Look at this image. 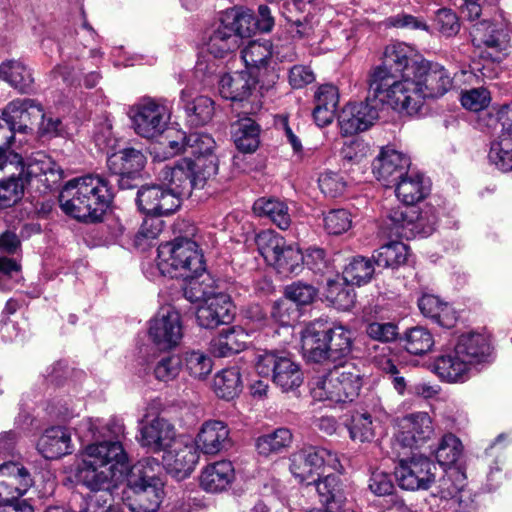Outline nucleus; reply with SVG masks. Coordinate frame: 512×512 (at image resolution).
<instances>
[{
  "mask_svg": "<svg viewBox=\"0 0 512 512\" xmlns=\"http://www.w3.org/2000/svg\"><path fill=\"white\" fill-rule=\"evenodd\" d=\"M164 465L155 458H144L130 466L118 442L88 445L77 476L81 480H160Z\"/></svg>",
  "mask_w": 512,
  "mask_h": 512,
  "instance_id": "1",
  "label": "nucleus"
},
{
  "mask_svg": "<svg viewBox=\"0 0 512 512\" xmlns=\"http://www.w3.org/2000/svg\"><path fill=\"white\" fill-rule=\"evenodd\" d=\"M113 199L110 179L103 175H86L66 183L59 195L62 211L79 221L97 222Z\"/></svg>",
  "mask_w": 512,
  "mask_h": 512,
  "instance_id": "2",
  "label": "nucleus"
},
{
  "mask_svg": "<svg viewBox=\"0 0 512 512\" xmlns=\"http://www.w3.org/2000/svg\"><path fill=\"white\" fill-rule=\"evenodd\" d=\"M423 60L424 58L418 56L415 50L405 43L396 42L387 45L382 64L370 73V92L381 101H386L387 105L394 109L399 105L401 97L397 86L411 81L416 72L415 66Z\"/></svg>",
  "mask_w": 512,
  "mask_h": 512,
  "instance_id": "3",
  "label": "nucleus"
},
{
  "mask_svg": "<svg viewBox=\"0 0 512 512\" xmlns=\"http://www.w3.org/2000/svg\"><path fill=\"white\" fill-rule=\"evenodd\" d=\"M416 72L411 81L398 85L401 95L395 111L409 116L420 112L426 98H438L446 94L453 86L451 73L441 64L424 59L415 66Z\"/></svg>",
  "mask_w": 512,
  "mask_h": 512,
  "instance_id": "4",
  "label": "nucleus"
},
{
  "mask_svg": "<svg viewBox=\"0 0 512 512\" xmlns=\"http://www.w3.org/2000/svg\"><path fill=\"white\" fill-rule=\"evenodd\" d=\"M157 266L162 275L187 281L186 286L209 275L202 251L195 241L188 238H177L161 244L158 247Z\"/></svg>",
  "mask_w": 512,
  "mask_h": 512,
  "instance_id": "5",
  "label": "nucleus"
},
{
  "mask_svg": "<svg viewBox=\"0 0 512 512\" xmlns=\"http://www.w3.org/2000/svg\"><path fill=\"white\" fill-rule=\"evenodd\" d=\"M363 386V374L354 362H345L335 366L322 376L310 382V393L316 401L329 404L353 402Z\"/></svg>",
  "mask_w": 512,
  "mask_h": 512,
  "instance_id": "6",
  "label": "nucleus"
},
{
  "mask_svg": "<svg viewBox=\"0 0 512 512\" xmlns=\"http://www.w3.org/2000/svg\"><path fill=\"white\" fill-rule=\"evenodd\" d=\"M215 288V280L210 275L184 287V296L187 300L192 303L201 302L196 311V319L199 326L206 329L227 325L234 317L230 296L223 292H215Z\"/></svg>",
  "mask_w": 512,
  "mask_h": 512,
  "instance_id": "7",
  "label": "nucleus"
},
{
  "mask_svg": "<svg viewBox=\"0 0 512 512\" xmlns=\"http://www.w3.org/2000/svg\"><path fill=\"white\" fill-rule=\"evenodd\" d=\"M437 222L438 216L432 207L419 211L415 207L399 205L390 209L380 229L384 236L408 240L416 235H431Z\"/></svg>",
  "mask_w": 512,
  "mask_h": 512,
  "instance_id": "8",
  "label": "nucleus"
},
{
  "mask_svg": "<svg viewBox=\"0 0 512 512\" xmlns=\"http://www.w3.org/2000/svg\"><path fill=\"white\" fill-rule=\"evenodd\" d=\"M341 468L336 455L318 446L305 445L289 457L291 475L299 480H334Z\"/></svg>",
  "mask_w": 512,
  "mask_h": 512,
  "instance_id": "9",
  "label": "nucleus"
},
{
  "mask_svg": "<svg viewBox=\"0 0 512 512\" xmlns=\"http://www.w3.org/2000/svg\"><path fill=\"white\" fill-rule=\"evenodd\" d=\"M128 115L135 133L147 139L160 136L171 119L167 101L152 97L141 98L129 108Z\"/></svg>",
  "mask_w": 512,
  "mask_h": 512,
  "instance_id": "10",
  "label": "nucleus"
},
{
  "mask_svg": "<svg viewBox=\"0 0 512 512\" xmlns=\"http://www.w3.org/2000/svg\"><path fill=\"white\" fill-rule=\"evenodd\" d=\"M256 370L262 377H272L283 391L299 387L303 381L299 365L284 352H264L256 357Z\"/></svg>",
  "mask_w": 512,
  "mask_h": 512,
  "instance_id": "11",
  "label": "nucleus"
},
{
  "mask_svg": "<svg viewBox=\"0 0 512 512\" xmlns=\"http://www.w3.org/2000/svg\"><path fill=\"white\" fill-rule=\"evenodd\" d=\"M159 407V401H151L139 423V442L153 452L166 451L176 436L174 426L167 419L156 415Z\"/></svg>",
  "mask_w": 512,
  "mask_h": 512,
  "instance_id": "12",
  "label": "nucleus"
},
{
  "mask_svg": "<svg viewBox=\"0 0 512 512\" xmlns=\"http://www.w3.org/2000/svg\"><path fill=\"white\" fill-rule=\"evenodd\" d=\"M387 104L370 91L365 101L349 103L341 111L338 121L343 135H353L370 128L379 116L381 106Z\"/></svg>",
  "mask_w": 512,
  "mask_h": 512,
  "instance_id": "13",
  "label": "nucleus"
},
{
  "mask_svg": "<svg viewBox=\"0 0 512 512\" xmlns=\"http://www.w3.org/2000/svg\"><path fill=\"white\" fill-rule=\"evenodd\" d=\"M165 482H124L119 499L131 512H157L164 498Z\"/></svg>",
  "mask_w": 512,
  "mask_h": 512,
  "instance_id": "14",
  "label": "nucleus"
},
{
  "mask_svg": "<svg viewBox=\"0 0 512 512\" xmlns=\"http://www.w3.org/2000/svg\"><path fill=\"white\" fill-rule=\"evenodd\" d=\"M211 177L204 175L202 169L196 168L190 158H184L173 167L163 170L167 188L180 201L184 197H189L193 189L203 188Z\"/></svg>",
  "mask_w": 512,
  "mask_h": 512,
  "instance_id": "15",
  "label": "nucleus"
},
{
  "mask_svg": "<svg viewBox=\"0 0 512 512\" xmlns=\"http://www.w3.org/2000/svg\"><path fill=\"white\" fill-rule=\"evenodd\" d=\"M471 36L473 45L481 49L480 56L493 62L501 61L510 48L508 31L487 21L476 24Z\"/></svg>",
  "mask_w": 512,
  "mask_h": 512,
  "instance_id": "16",
  "label": "nucleus"
},
{
  "mask_svg": "<svg viewBox=\"0 0 512 512\" xmlns=\"http://www.w3.org/2000/svg\"><path fill=\"white\" fill-rule=\"evenodd\" d=\"M403 490H431L433 497H439L449 503V508L455 512L465 510L473 501V495L466 485H456L455 482H397Z\"/></svg>",
  "mask_w": 512,
  "mask_h": 512,
  "instance_id": "17",
  "label": "nucleus"
},
{
  "mask_svg": "<svg viewBox=\"0 0 512 512\" xmlns=\"http://www.w3.org/2000/svg\"><path fill=\"white\" fill-rule=\"evenodd\" d=\"M148 335L159 350L175 348L183 336L179 313L172 308L162 310L150 321Z\"/></svg>",
  "mask_w": 512,
  "mask_h": 512,
  "instance_id": "18",
  "label": "nucleus"
},
{
  "mask_svg": "<svg viewBox=\"0 0 512 512\" xmlns=\"http://www.w3.org/2000/svg\"><path fill=\"white\" fill-rule=\"evenodd\" d=\"M139 209L152 216H167L180 207V200L163 185H143L136 198Z\"/></svg>",
  "mask_w": 512,
  "mask_h": 512,
  "instance_id": "19",
  "label": "nucleus"
},
{
  "mask_svg": "<svg viewBox=\"0 0 512 512\" xmlns=\"http://www.w3.org/2000/svg\"><path fill=\"white\" fill-rule=\"evenodd\" d=\"M146 163L144 154L135 148H124L107 157V167L117 177L121 189L132 187L130 180L136 178Z\"/></svg>",
  "mask_w": 512,
  "mask_h": 512,
  "instance_id": "20",
  "label": "nucleus"
},
{
  "mask_svg": "<svg viewBox=\"0 0 512 512\" xmlns=\"http://www.w3.org/2000/svg\"><path fill=\"white\" fill-rule=\"evenodd\" d=\"M185 158H190L194 166L204 171L206 176H215L218 172V159L213 150L214 139L205 133L193 132L187 135L183 145Z\"/></svg>",
  "mask_w": 512,
  "mask_h": 512,
  "instance_id": "21",
  "label": "nucleus"
},
{
  "mask_svg": "<svg viewBox=\"0 0 512 512\" xmlns=\"http://www.w3.org/2000/svg\"><path fill=\"white\" fill-rule=\"evenodd\" d=\"M272 51L268 43L251 41L242 51L241 58L248 71L253 73L257 70L255 77L258 82L267 88L272 87L278 80L279 75L274 68H269Z\"/></svg>",
  "mask_w": 512,
  "mask_h": 512,
  "instance_id": "22",
  "label": "nucleus"
},
{
  "mask_svg": "<svg viewBox=\"0 0 512 512\" xmlns=\"http://www.w3.org/2000/svg\"><path fill=\"white\" fill-rule=\"evenodd\" d=\"M411 165L410 158L394 149H382L373 162V173L383 186L393 187L403 176H406Z\"/></svg>",
  "mask_w": 512,
  "mask_h": 512,
  "instance_id": "23",
  "label": "nucleus"
},
{
  "mask_svg": "<svg viewBox=\"0 0 512 512\" xmlns=\"http://www.w3.org/2000/svg\"><path fill=\"white\" fill-rule=\"evenodd\" d=\"M65 486L74 489L77 484L85 486L89 492L82 495L86 504L85 512H107L116 498H119L124 482H63Z\"/></svg>",
  "mask_w": 512,
  "mask_h": 512,
  "instance_id": "24",
  "label": "nucleus"
},
{
  "mask_svg": "<svg viewBox=\"0 0 512 512\" xmlns=\"http://www.w3.org/2000/svg\"><path fill=\"white\" fill-rule=\"evenodd\" d=\"M327 337L326 321L317 319L308 323L301 331L303 356L314 363L330 361Z\"/></svg>",
  "mask_w": 512,
  "mask_h": 512,
  "instance_id": "25",
  "label": "nucleus"
},
{
  "mask_svg": "<svg viewBox=\"0 0 512 512\" xmlns=\"http://www.w3.org/2000/svg\"><path fill=\"white\" fill-rule=\"evenodd\" d=\"M40 117H43V108L28 98L11 101L3 111V120L11 132L26 133Z\"/></svg>",
  "mask_w": 512,
  "mask_h": 512,
  "instance_id": "26",
  "label": "nucleus"
},
{
  "mask_svg": "<svg viewBox=\"0 0 512 512\" xmlns=\"http://www.w3.org/2000/svg\"><path fill=\"white\" fill-rule=\"evenodd\" d=\"M196 447L207 455H215L231 446L230 430L220 420L205 421L195 439Z\"/></svg>",
  "mask_w": 512,
  "mask_h": 512,
  "instance_id": "27",
  "label": "nucleus"
},
{
  "mask_svg": "<svg viewBox=\"0 0 512 512\" xmlns=\"http://www.w3.org/2000/svg\"><path fill=\"white\" fill-rule=\"evenodd\" d=\"M404 423L406 430L399 432L395 437V443L401 447H419L433 435L432 420L426 412L407 415Z\"/></svg>",
  "mask_w": 512,
  "mask_h": 512,
  "instance_id": "28",
  "label": "nucleus"
},
{
  "mask_svg": "<svg viewBox=\"0 0 512 512\" xmlns=\"http://www.w3.org/2000/svg\"><path fill=\"white\" fill-rule=\"evenodd\" d=\"M433 370L445 382L463 383L470 377L471 366L454 348L435 358Z\"/></svg>",
  "mask_w": 512,
  "mask_h": 512,
  "instance_id": "29",
  "label": "nucleus"
},
{
  "mask_svg": "<svg viewBox=\"0 0 512 512\" xmlns=\"http://www.w3.org/2000/svg\"><path fill=\"white\" fill-rule=\"evenodd\" d=\"M180 104L189 121L196 126L210 122L215 112L214 101L210 97L198 95L189 87L181 91Z\"/></svg>",
  "mask_w": 512,
  "mask_h": 512,
  "instance_id": "30",
  "label": "nucleus"
},
{
  "mask_svg": "<svg viewBox=\"0 0 512 512\" xmlns=\"http://www.w3.org/2000/svg\"><path fill=\"white\" fill-rule=\"evenodd\" d=\"M256 81L248 70L226 73L219 80V92L227 100L242 101L251 94Z\"/></svg>",
  "mask_w": 512,
  "mask_h": 512,
  "instance_id": "31",
  "label": "nucleus"
},
{
  "mask_svg": "<svg viewBox=\"0 0 512 512\" xmlns=\"http://www.w3.org/2000/svg\"><path fill=\"white\" fill-rule=\"evenodd\" d=\"M164 470L173 478L183 480L194 470L198 455L192 445H183L178 449L164 451Z\"/></svg>",
  "mask_w": 512,
  "mask_h": 512,
  "instance_id": "32",
  "label": "nucleus"
},
{
  "mask_svg": "<svg viewBox=\"0 0 512 512\" xmlns=\"http://www.w3.org/2000/svg\"><path fill=\"white\" fill-rule=\"evenodd\" d=\"M393 187L397 198L409 207H414L430 192L429 181L422 174L409 171Z\"/></svg>",
  "mask_w": 512,
  "mask_h": 512,
  "instance_id": "33",
  "label": "nucleus"
},
{
  "mask_svg": "<svg viewBox=\"0 0 512 512\" xmlns=\"http://www.w3.org/2000/svg\"><path fill=\"white\" fill-rule=\"evenodd\" d=\"M8 170H15L19 172L25 182L32 178H37L42 175H51L52 182L61 179L62 171L60 167L46 154L37 152L33 154L26 163L21 158V162L14 168H7Z\"/></svg>",
  "mask_w": 512,
  "mask_h": 512,
  "instance_id": "34",
  "label": "nucleus"
},
{
  "mask_svg": "<svg viewBox=\"0 0 512 512\" xmlns=\"http://www.w3.org/2000/svg\"><path fill=\"white\" fill-rule=\"evenodd\" d=\"M463 452V445L459 438L455 435L448 433L445 434L436 450V459L438 465L442 467L445 472H455L450 473L449 477L455 478H466L465 473L460 469V467L456 466L458 459L460 458Z\"/></svg>",
  "mask_w": 512,
  "mask_h": 512,
  "instance_id": "35",
  "label": "nucleus"
},
{
  "mask_svg": "<svg viewBox=\"0 0 512 512\" xmlns=\"http://www.w3.org/2000/svg\"><path fill=\"white\" fill-rule=\"evenodd\" d=\"M205 45L210 54L214 57L222 58L236 51L240 47V41H238L235 32H232L229 26L222 23V18L220 17L217 26L207 33Z\"/></svg>",
  "mask_w": 512,
  "mask_h": 512,
  "instance_id": "36",
  "label": "nucleus"
},
{
  "mask_svg": "<svg viewBox=\"0 0 512 512\" xmlns=\"http://www.w3.org/2000/svg\"><path fill=\"white\" fill-rule=\"evenodd\" d=\"M437 464L425 456H413L411 459H401L394 467L395 480H433L436 477Z\"/></svg>",
  "mask_w": 512,
  "mask_h": 512,
  "instance_id": "37",
  "label": "nucleus"
},
{
  "mask_svg": "<svg viewBox=\"0 0 512 512\" xmlns=\"http://www.w3.org/2000/svg\"><path fill=\"white\" fill-rule=\"evenodd\" d=\"M70 435L62 427H51L37 443V448L46 459H57L70 453Z\"/></svg>",
  "mask_w": 512,
  "mask_h": 512,
  "instance_id": "38",
  "label": "nucleus"
},
{
  "mask_svg": "<svg viewBox=\"0 0 512 512\" xmlns=\"http://www.w3.org/2000/svg\"><path fill=\"white\" fill-rule=\"evenodd\" d=\"M313 484L325 509H311L307 512H355L345 508L346 496L341 482H308Z\"/></svg>",
  "mask_w": 512,
  "mask_h": 512,
  "instance_id": "39",
  "label": "nucleus"
},
{
  "mask_svg": "<svg viewBox=\"0 0 512 512\" xmlns=\"http://www.w3.org/2000/svg\"><path fill=\"white\" fill-rule=\"evenodd\" d=\"M0 78L21 93L32 91L34 84L32 72L19 60H7L1 63Z\"/></svg>",
  "mask_w": 512,
  "mask_h": 512,
  "instance_id": "40",
  "label": "nucleus"
},
{
  "mask_svg": "<svg viewBox=\"0 0 512 512\" xmlns=\"http://www.w3.org/2000/svg\"><path fill=\"white\" fill-rule=\"evenodd\" d=\"M221 18L222 23L235 32L240 43L243 38H249L257 31L255 16L249 9L233 7L223 12Z\"/></svg>",
  "mask_w": 512,
  "mask_h": 512,
  "instance_id": "41",
  "label": "nucleus"
},
{
  "mask_svg": "<svg viewBox=\"0 0 512 512\" xmlns=\"http://www.w3.org/2000/svg\"><path fill=\"white\" fill-rule=\"evenodd\" d=\"M248 335L241 329L231 327L222 330L211 341V350L217 357H227L244 350L247 345Z\"/></svg>",
  "mask_w": 512,
  "mask_h": 512,
  "instance_id": "42",
  "label": "nucleus"
},
{
  "mask_svg": "<svg viewBox=\"0 0 512 512\" xmlns=\"http://www.w3.org/2000/svg\"><path fill=\"white\" fill-rule=\"evenodd\" d=\"M454 348L470 366L482 362L490 349L487 339L478 333L461 335Z\"/></svg>",
  "mask_w": 512,
  "mask_h": 512,
  "instance_id": "43",
  "label": "nucleus"
},
{
  "mask_svg": "<svg viewBox=\"0 0 512 512\" xmlns=\"http://www.w3.org/2000/svg\"><path fill=\"white\" fill-rule=\"evenodd\" d=\"M231 133L237 149L244 153L254 152L259 146V125L251 118H242L232 124Z\"/></svg>",
  "mask_w": 512,
  "mask_h": 512,
  "instance_id": "44",
  "label": "nucleus"
},
{
  "mask_svg": "<svg viewBox=\"0 0 512 512\" xmlns=\"http://www.w3.org/2000/svg\"><path fill=\"white\" fill-rule=\"evenodd\" d=\"M253 211L260 217H267L282 230H286L291 224L289 208L279 199L259 198L254 202Z\"/></svg>",
  "mask_w": 512,
  "mask_h": 512,
  "instance_id": "45",
  "label": "nucleus"
},
{
  "mask_svg": "<svg viewBox=\"0 0 512 512\" xmlns=\"http://www.w3.org/2000/svg\"><path fill=\"white\" fill-rule=\"evenodd\" d=\"M293 441V434L288 428H277L271 433L256 439L255 447L259 455L268 457L287 450Z\"/></svg>",
  "mask_w": 512,
  "mask_h": 512,
  "instance_id": "46",
  "label": "nucleus"
},
{
  "mask_svg": "<svg viewBox=\"0 0 512 512\" xmlns=\"http://www.w3.org/2000/svg\"><path fill=\"white\" fill-rule=\"evenodd\" d=\"M327 332L330 361H337L351 354L353 337L349 328L341 324L331 327L327 325Z\"/></svg>",
  "mask_w": 512,
  "mask_h": 512,
  "instance_id": "47",
  "label": "nucleus"
},
{
  "mask_svg": "<svg viewBox=\"0 0 512 512\" xmlns=\"http://www.w3.org/2000/svg\"><path fill=\"white\" fill-rule=\"evenodd\" d=\"M325 297L335 308L349 310L355 303L356 294L353 285L342 278L327 282Z\"/></svg>",
  "mask_w": 512,
  "mask_h": 512,
  "instance_id": "48",
  "label": "nucleus"
},
{
  "mask_svg": "<svg viewBox=\"0 0 512 512\" xmlns=\"http://www.w3.org/2000/svg\"><path fill=\"white\" fill-rule=\"evenodd\" d=\"M408 247L400 241H391L382 245L372 256L376 266L381 268H395L407 260Z\"/></svg>",
  "mask_w": 512,
  "mask_h": 512,
  "instance_id": "49",
  "label": "nucleus"
},
{
  "mask_svg": "<svg viewBox=\"0 0 512 512\" xmlns=\"http://www.w3.org/2000/svg\"><path fill=\"white\" fill-rule=\"evenodd\" d=\"M216 394L223 399L231 400L242 390L241 373L238 367H230L219 372L214 379Z\"/></svg>",
  "mask_w": 512,
  "mask_h": 512,
  "instance_id": "50",
  "label": "nucleus"
},
{
  "mask_svg": "<svg viewBox=\"0 0 512 512\" xmlns=\"http://www.w3.org/2000/svg\"><path fill=\"white\" fill-rule=\"evenodd\" d=\"M403 343L408 353L420 356L430 352L435 341L428 329L422 326H416L405 332Z\"/></svg>",
  "mask_w": 512,
  "mask_h": 512,
  "instance_id": "51",
  "label": "nucleus"
},
{
  "mask_svg": "<svg viewBox=\"0 0 512 512\" xmlns=\"http://www.w3.org/2000/svg\"><path fill=\"white\" fill-rule=\"evenodd\" d=\"M10 172L8 178L0 179V208L10 207L21 200L24 194L25 180L19 172L5 169Z\"/></svg>",
  "mask_w": 512,
  "mask_h": 512,
  "instance_id": "52",
  "label": "nucleus"
},
{
  "mask_svg": "<svg viewBox=\"0 0 512 512\" xmlns=\"http://www.w3.org/2000/svg\"><path fill=\"white\" fill-rule=\"evenodd\" d=\"M83 426L86 427L89 432L92 434V438L97 442L92 445H100L102 443H112V442H120V437L124 434V426L122 423L111 420L105 427L100 429V421L99 419L92 420L86 419L83 423Z\"/></svg>",
  "mask_w": 512,
  "mask_h": 512,
  "instance_id": "53",
  "label": "nucleus"
},
{
  "mask_svg": "<svg viewBox=\"0 0 512 512\" xmlns=\"http://www.w3.org/2000/svg\"><path fill=\"white\" fill-rule=\"evenodd\" d=\"M489 161L499 170L508 172L512 170V138L500 132L490 146Z\"/></svg>",
  "mask_w": 512,
  "mask_h": 512,
  "instance_id": "54",
  "label": "nucleus"
},
{
  "mask_svg": "<svg viewBox=\"0 0 512 512\" xmlns=\"http://www.w3.org/2000/svg\"><path fill=\"white\" fill-rule=\"evenodd\" d=\"M375 422L368 412L356 411L352 414L348 424L349 434L352 440L370 442L375 437Z\"/></svg>",
  "mask_w": 512,
  "mask_h": 512,
  "instance_id": "55",
  "label": "nucleus"
},
{
  "mask_svg": "<svg viewBox=\"0 0 512 512\" xmlns=\"http://www.w3.org/2000/svg\"><path fill=\"white\" fill-rule=\"evenodd\" d=\"M255 242L258 251L265 261L272 265L276 260L277 254L283 249L285 239L273 230H263L256 235Z\"/></svg>",
  "mask_w": 512,
  "mask_h": 512,
  "instance_id": "56",
  "label": "nucleus"
},
{
  "mask_svg": "<svg viewBox=\"0 0 512 512\" xmlns=\"http://www.w3.org/2000/svg\"><path fill=\"white\" fill-rule=\"evenodd\" d=\"M182 365L191 377L204 380L212 371L213 361L202 351H189L184 354Z\"/></svg>",
  "mask_w": 512,
  "mask_h": 512,
  "instance_id": "57",
  "label": "nucleus"
},
{
  "mask_svg": "<svg viewBox=\"0 0 512 512\" xmlns=\"http://www.w3.org/2000/svg\"><path fill=\"white\" fill-rule=\"evenodd\" d=\"M374 274V266L369 259L358 256L346 266L343 278L352 285L361 286L368 283Z\"/></svg>",
  "mask_w": 512,
  "mask_h": 512,
  "instance_id": "58",
  "label": "nucleus"
},
{
  "mask_svg": "<svg viewBox=\"0 0 512 512\" xmlns=\"http://www.w3.org/2000/svg\"><path fill=\"white\" fill-rule=\"evenodd\" d=\"M303 263V255L299 248L284 244L283 249L277 254L272 263L279 273H297Z\"/></svg>",
  "mask_w": 512,
  "mask_h": 512,
  "instance_id": "59",
  "label": "nucleus"
},
{
  "mask_svg": "<svg viewBox=\"0 0 512 512\" xmlns=\"http://www.w3.org/2000/svg\"><path fill=\"white\" fill-rule=\"evenodd\" d=\"M318 186L326 197L336 198L344 194L347 182L342 174L326 170L319 175Z\"/></svg>",
  "mask_w": 512,
  "mask_h": 512,
  "instance_id": "60",
  "label": "nucleus"
},
{
  "mask_svg": "<svg viewBox=\"0 0 512 512\" xmlns=\"http://www.w3.org/2000/svg\"><path fill=\"white\" fill-rule=\"evenodd\" d=\"M318 294L317 289L308 283L302 281L293 282L286 286L284 295L295 306H305L311 304Z\"/></svg>",
  "mask_w": 512,
  "mask_h": 512,
  "instance_id": "61",
  "label": "nucleus"
},
{
  "mask_svg": "<svg viewBox=\"0 0 512 512\" xmlns=\"http://www.w3.org/2000/svg\"><path fill=\"white\" fill-rule=\"evenodd\" d=\"M324 228L328 234L340 235L352 226V215L346 209H333L324 215Z\"/></svg>",
  "mask_w": 512,
  "mask_h": 512,
  "instance_id": "62",
  "label": "nucleus"
},
{
  "mask_svg": "<svg viewBox=\"0 0 512 512\" xmlns=\"http://www.w3.org/2000/svg\"><path fill=\"white\" fill-rule=\"evenodd\" d=\"M182 368V359L178 355H167L157 361L154 366V376L162 382L174 380Z\"/></svg>",
  "mask_w": 512,
  "mask_h": 512,
  "instance_id": "63",
  "label": "nucleus"
},
{
  "mask_svg": "<svg viewBox=\"0 0 512 512\" xmlns=\"http://www.w3.org/2000/svg\"><path fill=\"white\" fill-rule=\"evenodd\" d=\"M299 316L297 307L286 297L276 301L271 309V318L282 327H289Z\"/></svg>",
  "mask_w": 512,
  "mask_h": 512,
  "instance_id": "64",
  "label": "nucleus"
}]
</instances>
